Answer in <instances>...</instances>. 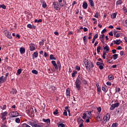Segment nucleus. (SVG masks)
<instances>
[{"mask_svg": "<svg viewBox=\"0 0 127 127\" xmlns=\"http://www.w3.org/2000/svg\"><path fill=\"white\" fill-rule=\"evenodd\" d=\"M110 119H111V116L110 115V114L107 113L105 116L104 117V119L106 121V122H108V121H110Z\"/></svg>", "mask_w": 127, "mask_h": 127, "instance_id": "obj_10", "label": "nucleus"}, {"mask_svg": "<svg viewBox=\"0 0 127 127\" xmlns=\"http://www.w3.org/2000/svg\"><path fill=\"white\" fill-rule=\"evenodd\" d=\"M117 14H118V13L117 12L114 13L112 14H111V18H112V19H115V18L117 17Z\"/></svg>", "mask_w": 127, "mask_h": 127, "instance_id": "obj_20", "label": "nucleus"}, {"mask_svg": "<svg viewBox=\"0 0 127 127\" xmlns=\"http://www.w3.org/2000/svg\"><path fill=\"white\" fill-rule=\"evenodd\" d=\"M104 66H105V65H103L101 64L99 66V68L100 70H103V69H104Z\"/></svg>", "mask_w": 127, "mask_h": 127, "instance_id": "obj_47", "label": "nucleus"}, {"mask_svg": "<svg viewBox=\"0 0 127 127\" xmlns=\"http://www.w3.org/2000/svg\"><path fill=\"white\" fill-rule=\"evenodd\" d=\"M124 54H125V52H124L123 51L120 52V55L121 56H123V55H124Z\"/></svg>", "mask_w": 127, "mask_h": 127, "instance_id": "obj_62", "label": "nucleus"}, {"mask_svg": "<svg viewBox=\"0 0 127 127\" xmlns=\"http://www.w3.org/2000/svg\"><path fill=\"white\" fill-rule=\"evenodd\" d=\"M29 48L30 51H34L35 50V44L31 43L29 45Z\"/></svg>", "mask_w": 127, "mask_h": 127, "instance_id": "obj_8", "label": "nucleus"}, {"mask_svg": "<svg viewBox=\"0 0 127 127\" xmlns=\"http://www.w3.org/2000/svg\"><path fill=\"white\" fill-rule=\"evenodd\" d=\"M98 34H96L94 35V36L92 39V43H93V44L95 43V40H96V39H97V38L98 37Z\"/></svg>", "mask_w": 127, "mask_h": 127, "instance_id": "obj_21", "label": "nucleus"}, {"mask_svg": "<svg viewBox=\"0 0 127 127\" xmlns=\"http://www.w3.org/2000/svg\"><path fill=\"white\" fill-rule=\"evenodd\" d=\"M96 65L97 66H100L101 65H105V64L104 63H100V62H97L96 63Z\"/></svg>", "mask_w": 127, "mask_h": 127, "instance_id": "obj_41", "label": "nucleus"}, {"mask_svg": "<svg viewBox=\"0 0 127 127\" xmlns=\"http://www.w3.org/2000/svg\"><path fill=\"white\" fill-rule=\"evenodd\" d=\"M32 26V25L31 24H27V27H28V28H31V29Z\"/></svg>", "mask_w": 127, "mask_h": 127, "instance_id": "obj_58", "label": "nucleus"}, {"mask_svg": "<svg viewBox=\"0 0 127 127\" xmlns=\"http://www.w3.org/2000/svg\"><path fill=\"white\" fill-rule=\"evenodd\" d=\"M52 89L53 91H54V92H55V91H56V90H57V88L54 86H52Z\"/></svg>", "mask_w": 127, "mask_h": 127, "instance_id": "obj_51", "label": "nucleus"}, {"mask_svg": "<svg viewBox=\"0 0 127 127\" xmlns=\"http://www.w3.org/2000/svg\"><path fill=\"white\" fill-rule=\"evenodd\" d=\"M112 59H113V58H111V60H107V62L109 64L112 63H113V61H112Z\"/></svg>", "mask_w": 127, "mask_h": 127, "instance_id": "obj_56", "label": "nucleus"}, {"mask_svg": "<svg viewBox=\"0 0 127 127\" xmlns=\"http://www.w3.org/2000/svg\"><path fill=\"white\" fill-rule=\"evenodd\" d=\"M77 73V71H73V72L71 74L72 77H75L76 76V73Z\"/></svg>", "mask_w": 127, "mask_h": 127, "instance_id": "obj_42", "label": "nucleus"}, {"mask_svg": "<svg viewBox=\"0 0 127 127\" xmlns=\"http://www.w3.org/2000/svg\"><path fill=\"white\" fill-rule=\"evenodd\" d=\"M22 71V69L21 68L18 69L17 71L16 75H20V74H21Z\"/></svg>", "mask_w": 127, "mask_h": 127, "instance_id": "obj_31", "label": "nucleus"}, {"mask_svg": "<svg viewBox=\"0 0 127 127\" xmlns=\"http://www.w3.org/2000/svg\"><path fill=\"white\" fill-rule=\"evenodd\" d=\"M10 115L12 116V118H15L19 116V113H18L17 111H15V112L13 111L10 113Z\"/></svg>", "mask_w": 127, "mask_h": 127, "instance_id": "obj_7", "label": "nucleus"}, {"mask_svg": "<svg viewBox=\"0 0 127 127\" xmlns=\"http://www.w3.org/2000/svg\"><path fill=\"white\" fill-rule=\"evenodd\" d=\"M102 91H103V92H107L106 89L105 88V87H103L102 88Z\"/></svg>", "mask_w": 127, "mask_h": 127, "instance_id": "obj_60", "label": "nucleus"}, {"mask_svg": "<svg viewBox=\"0 0 127 127\" xmlns=\"http://www.w3.org/2000/svg\"><path fill=\"white\" fill-rule=\"evenodd\" d=\"M113 59L114 60H117L118 59V58L119 57V55L115 54L113 55Z\"/></svg>", "mask_w": 127, "mask_h": 127, "instance_id": "obj_24", "label": "nucleus"}, {"mask_svg": "<svg viewBox=\"0 0 127 127\" xmlns=\"http://www.w3.org/2000/svg\"><path fill=\"white\" fill-rule=\"evenodd\" d=\"M51 63L54 67H55V69H56V70H58V65H57V64H56V62L55 61H52Z\"/></svg>", "mask_w": 127, "mask_h": 127, "instance_id": "obj_11", "label": "nucleus"}, {"mask_svg": "<svg viewBox=\"0 0 127 127\" xmlns=\"http://www.w3.org/2000/svg\"><path fill=\"white\" fill-rule=\"evenodd\" d=\"M0 8H3V9H5L6 8V6H5V5L3 4L2 5L0 4Z\"/></svg>", "mask_w": 127, "mask_h": 127, "instance_id": "obj_38", "label": "nucleus"}, {"mask_svg": "<svg viewBox=\"0 0 127 127\" xmlns=\"http://www.w3.org/2000/svg\"><path fill=\"white\" fill-rule=\"evenodd\" d=\"M34 127H43V126L39 125H37L36 123V124L34 126Z\"/></svg>", "mask_w": 127, "mask_h": 127, "instance_id": "obj_52", "label": "nucleus"}, {"mask_svg": "<svg viewBox=\"0 0 127 127\" xmlns=\"http://www.w3.org/2000/svg\"><path fill=\"white\" fill-rule=\"evenodd\" d=\"M120 106V103L118 102L112 104L110 108V111H114L116 108H118Z\"/></svg>", "mask_w": 127, "mask_h": 127, "instance_id": "obj_5", "label": "nucleus"}, {"mask_svg": "<svg viewBox=\"0 0 127 127\" xmlns=\"http://www.w3.org/2000/svg\"><path fill=\"white\" fill-rule=\"evenodd\" d=\"M53 5L56 10H60L61 9V6L58 2L54 1L53 3Z\"/></svg>", "mask_w": 127, "mask_h": 127, "instance_id": "obj_3", "label": "nucleus"}, {"mask_svg": "<svg viewBox=\"0 0 127 127\" xmlns=\"http://www.w3.org/2000/svg\"><path fill=\"white\" fill-rule=\"evenodd\" d=\"M101 91V87L97 88V92H98L99 93H100Z\"/></svg>", "mask_w": 127, "mask_h": 127, "instance_id": "obj_63", "label": "nucleus"}, {"mask_svg": "<svg viewBox=\"0 0 127 127\" xmlns=\"http://www.w3.org/2000/svg\"><path fill=\"white\" fill-rule=\"evenodd\" d=\"M30 113H31V115H32V116L34 115V111H33V108L30 109Z\"/></svg>", "mask_w": 127, "mask_h": 127, "instance_id": "obj_40", "label": "nucleus"}, {"mask_svg": "<svg viewBox=\"0 0 127 127\" xmlns=\"http://www.w3.org/2000/svg\"><path fill=\"white\" fill-rule=\"evenodd\" d=\"M64 116H65V117H67L68 116V114L67 113V111L66 110H64L63 113Z\"/></svg>", "mask_w": 127, "mask_h": 127, "instance_id": "obj_50", "label": "nucleus"}, {"mask_svg": "<svg viewBox=\"0 0 127 127\" xmlns=\"http://www.w3.org/2000/svg\"><path fill=\"white\" fill-rule=\"evenodd\" d=\"M121 43H122V41L120 40H117L114 41V44H116L117 45H120Z\"/></svg>", "mask_w": 127, "mask_h": 127, "instance_id": "obj_19", "label": "nucleus"}, {"mask_svg": "<svg viewBox=\"0 0 127 127\" xmlns=\"http://www.w3.org/2000/svg\"><path fill=\"white\" fill-rule=\"evenodd\" d=\"M57 126L58 127H65V125L63 123H58L57 124Z\"/></svg>", "mask_w": 127, "mask_h": 127, "instance_id": "obj_26", "label": "nucleus"}, {"mask_svg": "<svg viewBox=\"0 0 127 127\" xmlns=\"http://www.w3.org/2000/svg\"><path fill=\"white\" fill-rule=\"evenodd\" d=\"M50 60H56V58H55V57H54V55H51L50 56Z\"/></svg>", "mask_w": 127, "mask_h": 127, "instance_id": "obj_29", "label": "nucleus"}, {"mask_svg": "<svg viewBox=\"0 0 127 127\" xmlns=\"http://www.w3.org/2000/svg\"><path fill=\"white\" fill-rule=\"evenodd\" d=\"M87 113H85L82 115V119L83 120H86V118H87Z\"/></svg>", "mask_w": 127, "mask_h": 127, "instance_id": "obj_36", "label": "nucleus"}, {"mask_svg": "<svg viewBox=\"0 0 127 127\" xmlns=\"http://www.w3.org/2000/svg\"><path fill=\"white\" fill-rule=\"evenodd\" d=\"M92 36H93V33H89V37H88V39H92Z\"/></svg>", "mask_w": 127, "mask_h": 127, "instance_id": "obj_44", "label": "nucleus"}, {"mask_svg": "<svg viewBox=\"0 0 127 127\" xmlns=\"http://www.w3.org/2000/svg\"><path fill=\"white\" fill-rule=\"evenodd\" d=\"M86 113L87 114V119H91V117H92V113H93V111H86Z\"/></svg>", "mask_w": 127, "mask_h": 127, "instance_id": "obj_16", "label": "nucleus"}, {"mask_svg": "<svg viewBox=\"0 0 127 127\" xmlns=\"http://www.w3.org/2000/svg\"><path fill=\"white\" fill-rule=\"evenodd\" d=\"M97 111H98V113H99V114H100L101 112H102V108L98 107L97 108Z\"/></svg>", "mask_w": 127, "mask_h": 127, "instance_id": "obj_48", "label": "nucleus"}, {"mask_svg": "<svg viewBox=\"0 0 127 127\" xmlns=\"http://www.w3.org/2000/svg\"><path fill=\"white\" fill-rule=\"evenodd\" d=\"M15 122L17 123V124H19V123H20V119L19 118H16L15 119Z\"/></svg>", "mask_w": 127, "mask_h": 127, "instance_id": "obj_45", "label": "nucleus"}, {"mask_svg": "<svg viewBox=\"0 0 127 127\" xmlns=\"http://www.w3.org/2000/svg\"><path fill=\"white\" fill-rule=\"evenodd\" d=\"M121 92V88L117 87L115 89V93L117 94V93H120Z\"/></svg>", "mask_w": 127, "mask_h": 127, "instance_id": "obj_35", "label": "nucleus"}, {"mask_svg": "<svg viewBox=\"0 0 127 127\" xmlns=\"http://www.w3.org/2000/svg\"><path fill=\"white\" fill-rule=\"evenodd\" d=\"M101 49H102V47H101L100 46H98L97 48V53H100Z\"/></svg>", "mask_w": 127, "mask_h": 127, "instance_id": "obj_37", "label": "nucleus"}, {"mask_svg": "<svg viewBox=\"0 0 127 127\" xmlns=\"http://www.w3.org/2000/svg\"><path fill=\"white\" fill-rule=\"evenodd\" d=\"M99 38L102 43H103V44H105V35L104 34L101 35L99 37Z\"/></svg>", "mask_w": 127, "mask_h": 127, "instance_id": "obj_9", "label": "nucleus"}, {"mask_svg": "<svg viewBox=\"0 0 127 127\" xmlns=\"http://www.w3.org/2000/svg\"><path fill=\"white\" fill-rule=\"evenodd\" d=\"M123 3V1L122 0H119L116 1V5H120Z\"/></svg>", "mask_w": 127, "mask_h": 127, "instance_id": "obj_27", "label": "nucleus"}, {"mask_svg": "<svg viewBox=\"0 0 127 127\" xmlns=\"http://www.w3.org/2000/svg\"><path fill=\"white\" fill-rule=\"evenodd\" d=\"M6 77H4L3 78V75H2L0 77V83H4V82H5V81H6Z\"/></svg>", "mask_w": 127, "mask_h": 127, "instance_id": "obj_15", "label": "nucleus"}, {"mask_svg": "<svg viewBox=\"0 0 127 127\" xmlns=\"http://www.w3.org/2000/svg\"><path fill=\"white\" fill-rule=\"evenodd\" d=\"M106 85H107L108 86H112V82L108 81L106 83Z\"/></svg>", "mask_w": 127, "mask_h": 127, "instance_id": "obj_55", "label": "nucleus"}, {"mask_svg": "<svg viewBox=\"0 0 127 127\" xmlns=\"http://www.w3.org/2000/svg\"><path fill=\"white\" fill-rule=\"evenodd\" d=\"M66 95L67 97H70V89L69 88L66 89Z\"/></svg>", "mask_w": 127, "mask_h": 127, "instance_id": "obj_25", "label": "nucleus"}, {"mask_svg": "<svg viewBox=\"0 0 127 127\" xmlns=\"http://www.w3.org/2000/svg\"><path fill=\"white\" fill-rule=\"evenodd\" d=\"M115 77H114L113 75H110L108 76V79L110 81H112V80H114Z\"/></svg>", "mask_w": 127, "mask_h": 127, "instance_id": "obj_23", "label": "nucleus"}, {"mask_svg": "<svg viewBox=\"0 0 127 127\" xmlns=\"http://www.w3.org/2000/svg\"><path fill=\"white\" fill-rule=\"evenodd\" d=\"M1 127H7V126H6V125H5L2 123H1Z\"/></svg>", "mask_w": 127, "mask_h": 127, "instance_id": "obj_64", "label": "nucleus"}, {"mask_svg": "<svg viewBox=\"0 0 127 127\" xmlns=\"http://www.w3.org/2000/svg\"><path fill=\"white\" fill-rule=\"evenodd\" d=\"M82 7L83 9H87L88 8V3L86 1H83L82 4Z\"/></svg>", "mask_w": 127, "mask_h": 127, "instance_id": "obj_14", "label": "nucleus"}, {"mask_svg": "<svg viewBox=\"0 0 127 127\" xmlns=\"http://www.w3.org/2000/svg\"><path fill=\"white\" fill-rule=\"evenodd\" d=\"M57 65H58V66H60L61 65V63H60V62L59 61H58L57 62Z\"/></svg>", "mask_w": 127, "mask_h": 127, "instance_id": "obj_59", "label": "nucleus"}, {"mask_svg": "<svg viewBox=\"0 0 127 127\" xmlns=\"http://www.w3.org/2000/svg\"><path fill=\"white\" fill-rule=\"evenodd\" d=\"M43 121L44 123H46V125H47V126L50 125V124H51L50 119H43Z\"/></svg>", "mask_w": 127, "mask_h": 127, "instance_id": "obj_12", "label": "nucleus"}, {"mask_svg": "<svg viewBox=\"0 0 127 127\" xmlns=\"http://www.w3.org/2000/svg\"><path fill=\"white\" fill-rule=\"evenodd\" d=\"M94 17H96V18H98L99 17V13H98V12H97L95 15H94Z\"/></svg>", "mask_w": 127, "mask_h": 127, "instance_id": "obj_53", "label": "nucleus"}, {"mask_svg": "<svg viewBox=\"0 0 127 127\" xmlns=\"http://www.w3.org/2000/svg\"><path fill=\"white\" fill-rule=\"evenodd\" d=\"M105 32H107V29H104L102 31H101V33L102 34H104V33H105Z\"/></svg>", "mask_w": 127, "mask_h": 127, "instance_id": "obj_54", "label": "nucleus"}, {"mask_svg": "<svg viewBox=\"0 0 127 127\" xmlns=\"http://www.w3.org/2000/svg\"><path fill=\"white\" fill-rule=\"evenodd\" d=\"M83 40L84 44H86V43H87V41H88V40H87V36H84L83 38Z\"/></svg>", "mask_w": 127, "mask_h": 127, "instance_id": "obj_30", "label": "nucleus"}, {"mask_svg": "<svg viewBox=\"0 0 127 127\" xmlns=\"http://www.w3.org/2000/svg\"><path fill=\"white\" fill-rule=\"evenodd\" d=\"M83 62L84 63L85 67L86 69H87V70H91L92 68H94V64H93L92 62L90 63V62H89V60H88V59H84Z\"/></svg>", "mask_w": 127, "mask_h": 127, "instance_id": "obj_2", "label": "nucleus"}, {"mask_svg": "<svg viewBox=\"0 0 127 127\" xmlns=\"http://www.w3.org/2000/svg\"><path fill=\"white\" fill-rule=\"evenodd\" d=\"M36 123H34V122H30L28 123V125L30 126H31L32 127H34V126H35Z\"/></svg>", "mask_w": 127, "mask_h": 127, "instance_id": "obj_33", "label": "nucleus"}, {"mask_svg": "<svg viewBox=\"0 0 127 127\" xmlns=\"http://www.w3.org/2000/svg\"><path fill=\"white\" fill-rule=\"evenodd\" d=\"M53 114H54V115H58V114H59L58 110V109H56V110H55V111H54V112H53Z\"/></svg>", "mask_w": 127, "mask_h": 127, "instance_id": "obj_46", "label": "nucleus"}, {"mask_svg": "<svg viewBox=\"0 0 127 127\" xmlns=\"http://www.w3.org/2000/svg\"><path fill=\"white\" fill-rule=\"evenodd\" d=\"M58 0V3H59V4L63 7V6H65V5H66V0Z\"/></svg>", "mask_w": 127, "mask_h": 127, "instance_id": "obj_6", "label": "nucleus"}, {"mask_svg": "<svg viewBox=\"0 0 127 127\" xmlns=\"http://www.w3.org/2000/svg\"><path fill=\"white\" fill-rule=\"evenodd\" d=\"M118 126H119V124L117 123H113L111 127H118Z\"/></svg>", "mask_w": 127, "mask_h": 127, "instance_id": "obj_39", "label": "nucleus"}, {"mask_svg": "<svg viewBox=\"0 0 127 127\" xmlns=\"http://www.w3.org/2000/svg\"><path fill=\"white\" fill-rule=\"evenodd\" d=\"M47 6V4H46V2H45V1H43V4H42V7L44 8H46Z\"/></svg>", "mask_w": 127, "mask_h": 127, "instance_id": "obj_28", "label": "nucleus"}, {"mask_svg": "<svg viewBox=\"0 0 127 127\" xmlns=\"http://www.w3.org/2000/svg\"><path fill=\"white\" fill-rule=\"evenodd\" d=\"M88 1L91 6H95V3H94V1H93V0H88Z\"/></svg>", "mask_w": 127, "mask_h": 127, "instance_id": "obj_22", "label": "nucleus"}, {"mask_svg": "<svg viewBox=\"0 0 127 127\" xmlns=\"http://www.w3.org/2000/svg\"><path fill=\"white\" fill-rule=\"evenodd\" d=\"M104 50H106V52L107 53H109V52H110V47H109V46L107 45L106 46H105V47H104Z\"/></svg>", "mask_w": 127, "mask_h": 127, "instance_id": "obj_18", "label": "nucleus"}, {"mask_svg": "<svg viewBox=\"0 0 127 127\" xmlns=\"http://www.w3.org/2000/svg\"><path fill=\"white\" fill-rule=\"evenodd\" d=\"M4 34H5V36H6V37H7V38H9V39L12 38L11 34L10 33H9V31H5Z\"/></svg>", "mask_w": 127, "mask_h": 127, "instance_id": "obj_13", "label": "nucleus"}, {"mask_svg": "<svg viewBox=\"0 0 127 127\" xmlns=\"http://www.w3.org/2000/svg\"><path fill=\"white\" fill-rule=\"evenodd\" d=\"M81 81L84 85L88 84V81L82 76H78L75 82V87L78 91H79L80 89H81Z\"/></svg>", "mask_w": 127, "mask_h": 127, "instance_id": "obj_1", "label": "nucleus"}, {"mask_svg": "<svg viewBox=\"0 0 127 127\" xmlns=\"http://www.w3.org/2000/svg\"><path fill=\"white\" fill-rule=\"evenodd\" d=\"M44 40H43L42 41H40V42L39 43L40 45H44Z\"/></svg>", "mask_w": 127, "mask_h": 127, "instance_id": "obj_49", "label": "nucleus"}, {"mask_svg": "<svg viewBox=\"0 0 127 127\" xmlns=\"http://www.w3.org/2000/svg\"><path fill=\"white\" fill-rule=\"evenodd\" d=\"M32 73H33V74H35V75H37V74H38V71L36 69H33L32 70Z\"/></svg>", "mask_w": 127, "mask_h": 127, "instance_id": "obj_34", "label": "nucleus"}, {"mask_svg": "<svg viewBox=\"0 0 127 127\" xmlns=\"http://www.w3.org/2000/svg\"><path fill=\"white\" fill-rule=\"evenodd\" d=\"M20 54H24V53H25V48L24 47H21L20 48Z\"/></svg>", "mask_w": 127, "mask_h": 127, "instance_id": "obj_17", "label": "nucleus"}, {"mask_svg": "<svg viewBox=\"0 0 127 127\" xmlns=\"http://www.w3.org/2000/svg\"><path fill=\"white\" fill-rule=\"evenodd\" d=\"M12 93L13 95H16V93H17V91L16 89H13L12 90Z\"/></svg>", "mask_w": 127, "mask_h": 127, "instance_id": "obj_43", "label": "nucleus"}, {"mask_svg": "<svg viewBox=\"0 0 127 127\" xmlns=\"http://www.w3.org/2000/svg\"><path fill=\"white\" fill-rule=\"evenodd\" d=\"M76 69V70H77V71H80L81 70V67H80V66L77 65Z\"/></svg>", "mask_w": 127, "mask_h": 127, "instance_id": "obj_57", "label": "nucleus"}, {"mask_svg": "<svg viewBox=\"0 0 127 127\" xmlns=\"http://www.w3.org/2000/svg\"><path fill=\"white\" fill-rule=\"evenodd\" d=\"M109 35H110V36H113L114 34H113V31H111L110 32H109Z\"/></svg>", "mask_w": 127, "mask_h": 127, "instance_id": "obj_61", "label": "nucleus"}, {"mask_svg": "<svg viewBox=\"0 0 127 127\" xmlns=\"http://www.w3.org/2000/svg\"><path fill=\"white\" fill-rule=\"evenodd\" d=\"M7 116V112L6 111L1 113V119L2 122H4L6 120V117Z\"/></svg>", "mask_w": 127, "mask_h": 127, "instance_id": "obj_4", "label": "nucleus"}, {"mask_svg": "<svg viewBox=\"0 0 127 127\" xmlns=\"http://www.w3.org/2000/svg\"><path fill=\"white\" fill-rule=\"evenodd\" d=\"M33 57H34L35 58H37L38 57V53L37 52H34L33 54Z\"/></svg>", "mask_w": 127, "mask_h": 127, "instance_id": "obj_32", "label": "nucleus"}]
</instances>
